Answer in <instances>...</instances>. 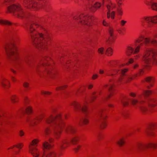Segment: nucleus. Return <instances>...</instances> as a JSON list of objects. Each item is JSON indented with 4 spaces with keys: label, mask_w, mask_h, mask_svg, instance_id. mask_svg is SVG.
<instances>
[{
    "label": "nucleus",
    "mask_w": 157,
    "mask_h": 157,
    "mask_svg": "<svg viewBox=\"0 0 157 157\" xmlns=\"http://www.w3.org/2000/svg\"><path fill=\"white\" fill-rule=\"evenodd\" d=\"M98 116L101 120L100 126V128L101 129H104L107 127V122L106 120L107 117L103 110H101L99 112Z\"/></svg>",
    "instance_id": "7"
},
{
    "label": "nucleus",
    "mask_w": 157,
    "mask_h": 157,
    "mask_svg": "<svg viewBox=\"0 0 157 157\" xmlns=\"http://www.w3.org/2000/svg\"><path fill=\"white\" fill-rule=\"evenodd\" d=\"M142 44H141L140 45H138L135 48V49H134V54H137L140 52V48Z\"/></svg>",
    "instance_id": "44"
},
{
    "label": "nucleus",
    "mask_w": 157,
    "mask_h": 157,
    "mask_svg": "<svg viewBox=\"0 0 157 157\" xmlns=\"http://www.w3.org/2000/svg\"><path fill=\"white\" fill-rule=\"evenodd\" d=\"M151 9L152 10L157 12V2H151Z\"/></svg>",
    "instance_id": "40"
},
{
    "label": "nucleus",
    "mask_w": 157,
    "mask_h": 157,
    "mask_svg": "<svg viewBox=\"0 0 157 157\" xmlns=\"http://www.w3.org/2000/svg\"><path fill=\"white\" fill-rule=\"evenodd\" d=\"M45 133L47 135H49L51 133V130L50 128L47 127L46 128L45 130Z\"/></svg>",
    "instance_id": "55"
},
{
    "label": "nucleus",
    "mask_w": 157,
    "mask_h": 157,
    "mask_svg": "<svg viewBox=\"0 0 157 157\" xmlns=\"http://www.w3.org/2000/svg\"><path fill=\"white\" fill-rule=\"evenodd\" d=\"M11 101L13 103H17L19 101V98L18 96L15 94H13L10 97Z\"/></svg>",
    "instance_id": "30"
},
{
    "label": "nucleus",
    "mask_w": 157,
    "mask_h": 157,
    "mask_svg": "<svg viewBox=\"0 0 157 157\" xmlns=\"http://www.w3.org/2000/svg\"><path fill=\"white\" fill-rule=\"evenodd\" d=\"M144 36L140 34L138 37L135 40V42L136 44H139L142 42L144 40Z\"/></svg>",
    "instance_id": "32"
},
{
    "label": "nucleus",
    "mask_w": 157,
    "mask_h": 157,
    "mask_svg": "<svg viewBox=\"0 0 157 157\" xmlns=\"http://www.w3.org/2000/svg\"><path fill=\"white\" fill-rule=\"evenodd\" d=\"M0 83L2 87L4 89H8L10 87V82L6 78H3L0 81Z\"/></svg>",
    "instance_id": "15"
},
{
    "label": "nucleus",
    "mask_w": 157,
    "mask_h": 157,
    "mask_svg": "<svg viewBox=\"0 0 157 157\" xmlns=\"http://www.w3.org/2000/svg\"><path fill=\"white\" fill-rule=\"evenodd\" d=\"M76 128L71 125H68L66 129V131L67 133L74 134L76 132Z\"/></svg>",
    "instance_id": "17"
},
{
    "label": "nucleus",
    "mask_w": 157,
    "mask_h": 157,
    "mask_svg": "<svg viewBox=\"0 0 157 157\" xmlns=\"http://www.w3.org/2000/svg\"><path fill=\"white\" fill-rule=\"evenodd\" d=\"M102 25L105 27H108V30L109 31L110 28H113V27L111 25L110 22L107 21L106 20H104L102 22Z\"/></svg>",
    "instance_id": "34"
},
{
    "label": "nucleus",
    "mask_w": 157,
    "mask_h": 157,
    "mask_svg": "<svg viewBox=\"0 0 157 157\" xmlns=\"http://www.w3.org/2000/svg\"><path fill=\"white\" fill-rule=\"evenodd\" d=\"M137 74H133V75L129 76L125 81V83H129L132 80L136 78L137 77Z\"/></svg>",
    "instance_id": "28"
},
{
    "label": "nucleus",
    "mask_w": 157,
    "mask_h": 157,
    "mask_svg": "<svg viewBox=\"0 0 157 157\" xmlns=\"http://www.w3.org/2000/svg\"><path fill=\"white\" fill-rule=\"evenodd\" d=\"M123 28H120L117 30V32L119 34L121 35H123L124 33L123 31Z\"/></svg>",
    "instance_id": "57"
},
{
    "label": "nucleus",
    "mask_w": 157,
    "mask_h": 157,
    "mask_svg": "<svg viewBox=\"0 0 157 157\" xmlns=\"http://www.w3.org/2000/svg\"><path fill=\"white\" fill-rule=\"evenodd\" d=\"M40 140L38 139H33L30 143L29 146V148L37 147L36 146H37Z\"/></svg>",
    "instance_id": "24"
},
{
    "label": "nucleus",
    "mask_w": 157,
    "mask_h": 157,
    "mask_svg": "<svg viewBox=\"0 0 157 157\" xmlns=\"http://www.w3.org/2000/svg\"><path fill=\"white\" fill-rule=\"evenodd\" d=\"M119 71V70L116 68L112 69L106 72V75L108 76L115 75L118 73Z\"/></svg>",
    "instance_id": "22"
},
{
    "label": "nucleus",
    "mask_w": 157,
    "mask_h": 157,
    "mask_svg": "<svg viewBox=\"0 0 157 157\" xmlns=\"http://www.w3.org/2000/svg\"><path fill=\"white\" fill-rule=\"evenodd\" d=\"M138 102L137 100L135 99H132V103L133 105H135Z\"/></svg>",
    "instance_id": "64"
},
{
    "label": "nucleus",
    "mask_w": 157,
    "mask_h": 157,
    "mask_svg": "<svg viewBox=\"0 0 157 157\" xmlns=\"http://www.w3.org/2000/svg\"><path fill=\"white\" fill-rule=\"evenodd\" d=\"M151 43L153 44H157V40L155 39H152L151 41Z\"/></svg>",
    "instance_id": "63"
},
{
    "label": "nucleus",
    "mask_w": 157,
    "mask_h": 157,
    "mask_svg": "<svg viewBox=\"0 0 157 157\" xmlns=\"http://www.w3.org/2000/svg\"><path fill=\"white\" fill-rule=\"evenodd\" d=\"M129 70L128 68H124L120 70V77L118 80L119 83L120 84L121 83V82L124 78V77L127 75V73L129 71Z\"/></svg>",
    "instance_id": "13"
},
{
    "label": "nucleus",
    "mask_w": 157,
    "mask_h": 157,
    "mask_svg": "<svg viewBox=\"0 0 157 157\" xmlns=\"http://www.w3.org/2000/svg\"><path fill=\"white\" fill-rule=\"evenodd\" d=\"M40 26L37 23H33L30 26L29 31L31 33L32 41L33 45L40 50L46 51L48 49V45L51 40L50 36L47 31L42 28L41 31L36 32L34 35L33 33L35 31V29Z\"/></svg>",
    "instance_id": "1"
},
{
    "label": "nucleus",
    "mask_w": 157,
    "mask_h": 157,
    "mask_svg": "<svg viewBox=\"0 0 157 157\" xmlns=\"http://www.w3.org/2000/svg\"><path fill=\"white\" fill-rule=\"evenodd\" d=\"M106 5L107 8L108 10L107 13V16L108 19L110 17V11L115 8L116 5L115 4L112 3L110 0H109V1L106 2L105 5Z\"/></svg>",
    "instance_id": "11"
},
{
    "label": "nucleus",
    "mask_w": 157,
    "mask_h": 157,
    "mask_svg": "<svg viewBox=\"0 0 157 157\" xmlns=\"http://www.w3.org/2000/svg\"><path fill=\"white\" fill-rule=\"evenodd\" d=\"M7 13H14L17 18H22L25 16L24 11L19 3L12 4L7 8Z\"/></svg>",
    "instance_id": "4"
},
{
    "label": "nucleus",
    "mask_w": 157,
    "mask_h": 157,
    "mask_svg": "<svg viewBox=\"0 0 157 157\" xmlns=\"http://www.w3.org/2000/svg\"><path fill=\"white\" fill-rule=\"evenodd\" d=\"M29 149V152L32 155L33 157H44V155L43 153L42 155L40 156L41 152L37 148H30Z\"/></svg>",
    "instance_id": "10"
},
{
    "label": "nucleus",
    "mask_w": 157,
    "mask_h": 157,
    "mask_svg": "<svg viewBox=\"0 0 157 157\" xmlns=\"http://www.w3.org/2000/svg\"><path fill=\"white\" fill-rule=\"evenodd\" d=\"M141 22L144 23L145 22L149 23L151 22L154 24L157 23V15L153 16H144L140 19Z\"/></svg>",
    "instance_id": "9"
},
{
    "label": "nucleus",
    "mask_w": 157,
    "mask_h": 157,
    "mask_svg": "<svg viewBox=\"0 0 157 157\" xmlns=\"http://www.w3.org/2000/svg\"><path fill=\"white\" fill-rule=\"evenodd\" d=\"M47 74L48 75H50L53 73V71L52 69L50 68L47 69L45 71Z\"/></svg>",
    "instance_id": "52"
},
{
    "label": "nucleus",
    "mask_w": 157,
    "mask_h": 157,
    "mask_svg": "<svg viewBox=\"0 0 157 157\" xmlns=\"http://www.w3.org/2000/svg\"><path fill=\"white\" fill-rule=\"evenodd\" d=\"M155 124L154 123H152L146 128L145 132L147 135L150 136H154L155 135L154 132L152 131V129L151 127L152 126H154Z\"/></svg>",
    "instance_id": "16"
},
{
    "label": "nucleus",
    "mask_w": 157,
    "mask_h": 157,
    "mask_svg": "<svg viewBox=\"0 0 157 157\" xmlns=\"http://www.w3.org/2000/svg\"><path fill=\"white\" fill-rule=\"evenodd\" d=\"M87 98H88L87 96H86ZM97 96H93L92 98H91V99H90V101L88 100V101L89 102V103H90L91 102H93V101H94L96 98Z\"/></svg>",
    "instance_id": "56"
},
{
    "label": "nucleus",
    "mask_w": 157,
    "mask_h": 157,
    "mask_svg": "<svg viewBox=\"0 0 157 157\" xmlns=\"http://www.w3.org/2000/svg\"><path fill=\"white\" fill-rule=\"evenodd\" d=\"M69 145V143L66 140L62 141L60 145V149L61 151H63L66 149Z\"/></svg>",
    "instance_id": "20"
},
{
    "label": "nucleus",
    "mask_w": 157,
    "mask_h": 157,
    "mask_svg": "<svg viewBox=\"0 0 157 157\" xmlns=\"http://www.w3.org/2000/svg\"><path fill=\"white\" fill-rule=\"evenodd\" d=\"M49 59H51L50 58H48L46 59L45 61H44V60L43 59L38 63V66L37 67V71L38 72V68L41 67H44L45 65H48V64L46 63L47 62Z\"/></svg>",
    "instance_id": "27"
},
{
    "label": "nucleus",
    "mask_w": 157,
    "mask_h": 157,
    "mask_svg": "<svg viewBox=\"0 0 157 157\" xmlns=\"http://www.w3.org/2000/svg\"><path fill=\"white\" fill-rule=\"evenodd\" d=\"M101 3L99 2H96L93 5V7L96 9H99L102 6L105 5L109 0H101Z\"/></svg>",
    "instance_id": "19"
},
{
    "label": "nucleus",
    "mask_w": 157,
    "mask_h": 157,
    "mask_svg": "<svg viewBox=\"0 0 157 157\" xmlns=\"http://www.w3.org/2000/svg\"><path fill=\"white\" fill-rule=\"evenodd\" d=\"M146 146L148 148L156 149L157 148V143L155 142H150L147 144Z\"/></svg>",
    "instance_id": "36"
},
{
    "label": "nucleus",
    "mask_w": 157,
    "mask_h": 157,
    "mask_svg": "<svg viewBox=\"0 0 157 157\" xmlns=\"http://www.w3.org/2000/svg\"><path fill=\"white\" fill-rule=\"evenodd\" d=\"M81 147V145H78L74 148V150L75 152H77L80 149Z\"/></svg>",
    "instance_id": "58"
},
{
    "label": "nucleus",
    "mask_w": 157,
    "mask_h": 157,
    "mask_svg": "<svg viewBox=\"0 0 157 157\" xmlns=\"http://www.w3.org/2000/svg\"><path fill=\"white\" fill-rule=\"evenodd\" d=\"M104 48L101 47L98 48V54L101 55H103L104 53Z\"/></svg>",
    "instance_id": "47"
},
{
    "label": "nucleus",
    "mask_w": 157,
    "mask_h": 157,
    "mask_svg": "<svg viewBox=\"0 0 157 157\" xmlns=\"http://www.w3.org/2000/svg\"><path fill=\"white\" fill-rule=\"evenodd\" d=\"M112 81V80H110L109 81V83L108 84H106L104 86L105 87H106L109 86V92L110 93L109 95L107 97V99L110 98L116 94V92H115V91L113 90V88L114 86V85L113 84L110 83V82Z\"/></svg>",
    "instance_id": "14"
},
{
    "label": "nucleus",
    "mask_w": 157,
    "mask_h": 157,
    "mask_svg": "<svg viewBox=\"0 0 157 157\" xmlns=\"http://www.w3.org/2000/svg\"><path fill=\"white\" fill-rule=\"evenodd\" d=\"M43 150L50 149L52 147V146L47 142H44L43 144Z\"/></svg>",
    "instance_id": "37"
},
{
    "label": "nucleus",
    "mask_w": 157,
    "mask_h": 157,
    "mask_svg": "<svg viewBox=\"0 0 157 157\" xmlns=\"http://www.w3.org/2000/svg\"><path fill=\"white\" fill-rule=\"evenodd\" d=\"M117 11L119 15H122L123 14V10L122 8L120 7L118 8Z\"/></svg>",
    "instance_id": "53"
},
{
    "label": "nucleus",
    "mask_w": 157,
    "mask_h": 157,
    "mask_svg": "<svg viewBox=\"0 0 157 157\" xmlns=\"http://www.w3.org/2000/svg\"><path fill=\"white\" fill-rule=\"evenodd\" d=\"M113 53V50L111 47H108L106 50L105 54L109 56H112Z\"/></svg>",
    "instance_id": "33"
},
{
    "label": "nucleus",
    "mask_w": 157,
    "mask_h": 157,
    "mask_svg": "<svg viewBox=\"0 0 157 157\" xmlns=\"http://www.w3.org/2000/svg\"><path fill=\"white\" fill-rule=\"evenodd\" d=\"M23 4L25 7L29 9L38 10L42 9L41 5L38 4L33 0H24Z\"/></svg>",
    "instance_id": "6"
},
{
    "label": "nucleus",
    "mask_w": 157,
    "mask_h": 157,
    "mask_svg": "<svg viewBox=\"0 0 157 157\" xmlns=\"http://www.w3.org/2000/svg\"><path fill=\"white\" fill-rule=\"evenodd\" d=\"M115 12L114 11H112L111 13H110V17L112 19H113L115 17Z\"/></svg>",
    "instance_id": "61"
},
{
    "label": "nucleus",
    "mask_w": 157,
    "mask_h": 157,
    "mask_svg": "<svg viewBox=\"0 0 157 157\" xmlns=\"http://www.w3.org/2000/svg\"><path fill=\"white\" fill-rule=\"evenodd\" d=\"M5 50L7 56L9 57L17 53V48L14 44L6 45L5 47Z\"/></svg>",
    "instance_id": "8"
},
{
    "label": "nucleus",
    "mask_w": 157,
    "mask_h": 157,
    "mask_svg": "<svg viewBox=\"0 0 157 157\" xmlns=\"http://www.w3.org/2000/svg\"><path fill=\"white\" fill-rule=\"evenodd\" d=\"M127 21L124 20H121L120 22V25L121 26H124L125 24L126 23Z\"/></svg>",
    "instance_id": "60"
},
{
    "label": "nucleus",
    "mask_w": 157,
    "mask_h": 157,
    "mask_svg": "<svg viewBox=\"0 0 157 157\" xmlns=\"http://www.w3.org/2000/svg\"><path fill=\"white\" fill-rule=\"evenodd\" d=\"M25 113L27 115H30L33 114V106L28 105L25 107Z\"/></svg>",
    "instance_id": "23"
},
{
    "label": "nucleus",
    "mask_w": 157,
    "mask_h": 157,
    "mask_svg": "<svg viewBox=\"0 0 157 157\" xmlns=\"http://www.w3.org/2000/svg\"><path fill=\"white\" fill-rule=\"evenodd\" d=\"M45 117V114L44 113H42L36 117V118L38 121H39L40 123L42 121V120Z\"/></svg>",
    "instance_id": "43"
},
{
    "label": "nucleus",
    "mask_w": 157,
    "mask_h": 157,
    "mask_svg": "<svg viewBox=\"0 0 157 157\" xmlns=\"http://www.w3.org/2000/svg\"><path fill=\"white\" fill-rule=\"evenodd\" d=\"M143 147V144L142 143H139L137 145V147L139 149H142Z\"/></svg>",
    "instance_id": "59"
},
{
    "label": "nucleus",
    "mask_w": 157,
    "mask_h": 157,
    "mask_svg": "<svg viewBox=\"0 0 157 157\" xmlns=\"http://www.w3.org/2000/svg\"><path fill=\"white\" fill-rule=\"evenodd\" d=\"M45 121L48 124L54 123L55 136L56 138H59L65 125V123L62 118L61 114H57L55 117L51 114L46 119Z\"/></svg>",
    "instance_id": "2"
},
{
    "label": "nucleus",
    "mask_w": 157,
    "mask_h": 157,
    "mask_svg": "<svg viewBox=\"0 0 157 157\" xmlns=\"http://www.w3.org/2000/svg\"><path fill=\"white\" fill-rule=\"evenodd\" d=\"M88 101V98L86 97H85L84 99L83 105L81 107V109L82 110L85 112H86L87 110V107L86 104H89Z\"/></svg>",
    "instance_id": "26"
},
{
    "label": "nucleus",
    "mask_w": 157,
    "mask_h": 157,
    "mask_svg": "<svg viewBox=\"0 0 157 157\" xmlns=\"http://www.w3.org/2000/svg\"><path fill=\"white\" fill-rule=\"evenodd\" d=\"M144 43L145 44H147L149 43L150 40V38L149 37H144Z\"/></svg>",
    "instance_id": "51"
},
{
    "label": "nucleus",
    "mask_w": 157,
    "mask_h": 157,
    "mask_svg": "<svg viewBox=\"0 0 157 157\" xmlns=\"http://www.w3.org/2000/svg\"><path fill=\"white\" fill-rule=\"evenodd\" d=\"M67 87V85H64L63 86H59L56 88V90H64Z\"/></svg>",
    "instance_id": "48"
},
{
    "label": "nucleus",
    "mask_w": 157,
    "mask_h": 157,
    "mask_svg": "<svg viewBox=\"0 0 157 157\" xmlns=\"http://www.w3.org/2000/svg\"><path fill=\"white\" fill-rule=\"evenodd\" d=\"M142 61L147 66L152 63L157 65V51L154 48L147 49L143 56Z\"/></svg>",
    "instance_id": "3"
},
{
    "label": "nucleus",
    "mask_w": 157,
    "mask_h": 157,
    "mask_svg": "<svg viewBox=\"0 0 157 157\" xmlns=\"http://www.w3.org/2000/svg\"><path fill=\"white\" fill-rule=\"evenodd\" d=\"M109 33V36L106 42L110 44L114 42L116 39V37L114 36V30L113 28H110Z\"/></svg>",
    "instance_id": "12"
},
{
    "label": "nucleus",
    "mask_w": 157,
    "mask_h": 157,
    "mask_svg": "<svg viewBox=\"0 0 157 157\" xmlns=\"http://www.w3.org/2000/svg\"><path fill=\"white\" fill-rule=\"evenodd\" d=\"M144 73V71L143 69H140L138 73L136 74H137V77L140 76H141Z\"/></svg>",
    "instance_id": "49"
},
{
    "label": "nucleus",
    "mask_w": 157,
    "mask_h": 157,
    "mask_svg": "<svg viewBox=\"0 0 157 157\" xmlns=\"http://www.w3.org/2000/svg\"><path fill=\"white\" fill-rule=\"evenodd\" d=\"M151 94L152 91L150 90H144L143 93V94L146 97L149 96Z\"/></svg>",
    "instance_id": "45"
},
{
    "label": "nucleus",
    "mask_w": 157,
    "mask_h": 157,
    "mask_svg": "<svg viewBox=\"0 0 157 157\" xmlns=\"http://www.w3.org/2000/svg\"><path fill=\"white\" fill-rule=\"evenodd\" d=\"M79 137L78 136H75L71 140V143L73 144H76L79 141Z\"/></svg>",
    "instance_id": "38"
},
{
    "label": "nucleus",
    "mask_w": 157,
    "mask_h": 157,
    "mask_svg": "<svg viewBox=\"0 0 157 157\" xmlns=\"http://www.w3.org/2000/svg\"><path fill=\"white\" fill-rule=\"evenodd\" d=\"M23 86L25 88L26 91H28L31 89V88L29 86V84L27 82H24L23 83Z\"/></svg>",
    "instance_id": "41"
},
{
    "label": "nucleus",
    "mask_w": 157,
    "mask_h": 157,
    "mask_svg": "<svg viewBox=\"0 0 157 157\" xmlns=\"http://www.w3.org/2000/svg\"><path fill=\"white\" fill-rule=\"evenodd\" d=\"M56 152L54 151H48L46 155V157H56Z\"/></svg>",
    "instance_id": "35"
},
{
    "label": "nucleus",
    "mask_w": 157,
    "mask_h": 157,
    "mask_svg": "<svg viewBox=\"0 0 157 157\" xmlns=\"http://www.w3.org/2000/svg\"><path fill=\"white\" fill-rule=\"evenodd\" d=\"M157 105V101L155 99H153L151 100L148 104L149 106L151 108H154Z\"/></svg>",
    "instance_id": "31"
},
{
    "label": "nucleus",
    "mask_w": 157,
    "mask_h": 157,
    "mask_svg": "<svg viewBox=\"0 0 157 157\" xmlns=\"http://www.w3.org/2000/svg\"><path fill=\"white\" fill-rule=\"evenodd\" d=\"M0 24L11 25L12 24L10 22L8 21L5 20L0 19Z\"/></svg>",
    "instance_id": "42"
},
{
    "label": "nucleus",
    "mask_w": 157,
    "mask_h": 157,
    "mask_svg": "<svg viewBox=\"0 0 157 157\" xmlns=\"http://www.w3.org/2000/svg\"><path fill=\"white\" fill-rule=\"evenodd\" d=\"M145 81L151 83L150 86H147V89H149L153 86L154 83L155 82V79L153 77H148L145 78Z\"/></svg>",
    "instance_id": "21"
},
{
    "label": "nucleus",
    "mask_w": 157,
    "mask_h": 157,
    "mask_svg": "<svg viewBox=\"0 0 157 157\" xmlns=\"http://www.w3.org/2000/svg\"><path fill=\"white\" fill-rule=\"evenodd\" d=\"M83 123L84 124H87L89 122V120L88 119H85L83 120Z\"/></svg>",
    "instance_id": "62"
},
{
    "label": "nucleus",
    "mask_w": 157,
    "mask_h": 157,
    "mask_svg": "<svg viewBox=\"0 0 157 157\" xmlns=\"http://www.w3.org/2000/svg\"><path fill=\"white\" fill-rule=\"evenodd\" d=\"M73 20L81 24L91 26L92 18L91 17L85 13L80 14L79 16H75L73 17Z\"/></svg>",
    "instance_id": "5"
},
{
    "label": "nucleus",
    "mask_w": 157,
    "mask_h": 157,
    "mask_svg": "<svg viewBox=\"0 0 157 157\" xmlns=\"http://www.w3.org/2000/svg\"><path fill=\"white\" fill-rule=\"evenodd\" d=\"M27 121L28 122H30V125L32 126L37 125L40 123V122L37 119L36 117L34 119L30 122H29L28 119L27 120Z\"/></svg>",
    "instance_id": "29"
},
{
    "label": "nucleus",
    "mask_w": 157,
    "mask_h": 157,
    "mask_svg": "<svg viewBox=\"0 0 157 157\" xmlns=\"http://www.w3.org/2000/svg\"><path fill=\"white\" fill-rule=\"evenodd\" d=\"M24 144L22 143H19L15 145V147L19 149H21L23 147Z\"/></svg>",
    "instance_id": "50"
},
{
    "label": "nucleus",
    "mask_w": 157,
    "mask_h": 157,
    "mask_svg": "<svg viewBox=\"0 0 157 157\" xmlns=\"http://www.w3.org/2000/svg\"><path fill=\"white\" fill-rule=\"evenodd\" d=\"M125 53L128 56H130L132 54H134V48L130 46H128L126 49Z\"/></svg>",
    "instance_id": "25"
},
{
    "label": "nucleus",
    "mask_w": 157,
    "mask_h": 157,
    "mask_svg": "<svg viewBox=\"0 0 157 157\" xmlns=\"http://www.w3.org/2000/svg\"><path fill=\"white\" fill-rule=\"evenodd\" d=\"M41 94L42 95H50L51 94V93L48 91H42L41 92Z\"/></svg>",
    "instance_id": "54"
},
{
    "label": "nucleus",
    "mask_w": 157,
    "mask_h": 157,
    "mask_svg": "<svg viewBox=\"0 0 157 157\" xmlns=\"http://www.w3.org/2000/svg\"><path fill=\"white\" fill-rule=\"evenodd\" d=\"M70 105L74 106V109L75 111H78L81 109V105L80 103L74 101L71 102Z\"/></svg>",
    "instance_id": "18"
},
{
    "label": "nucleus",
    "mask_w": 157,
    "mask_h": 157,
    "mask_svg": "<svg viewBox=\"0 0 157 157\" xmlns=\"http://www.w3.org/2000/svg\"><path fill=\"white\" fill-rule=\"evenodd\" d=\"M125 141V139L124 138H122L117 141V144L120 146H122L124 144Z\"/></svg>",
    "instance_id": "39"
},
{
    "label": "nucleus",
    "mask_w": 157,
    "mask_h": 157,
    "mask_svg": "<svg viewBox=\"0 0 157 157\" xmlns=\"http://www.w3.org/2000/svg\"><path fill=\"white\" fill-rule=\"evenodd\" d=\"M140 111L143 113H145L147 110V107L144 105H142L140 107Z\"/></svg>",
    "instance_id": "46"
}]
</instances>
